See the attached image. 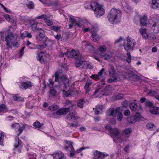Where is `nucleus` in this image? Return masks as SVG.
I'll return each instance as SVG.
<instances>
[{"label": "nucleus", "mask_w": 159, "mask_h": 159, "mask_svg": "<svg viewBox=\"0 0 159 159\" xmlns=\"http://www.w3.org/2000/svg\"><path fill=\"white\" fill-rule=\"evenodd\" d=\"M90 8L94 12L95 16L99 17L105 13V10L97 2L89 3Z\"/></svg>", "instance_id": "obj_1"}, {"label": "nucleus", "mask_w": 159, "mask_h": 159, "mask_svg": "<svg viewBox=\"0 0 159 159\" xmlns=\"http://www.w3.org/2000/svg\"><path fill=\"white\" fill-rule=\"evenodd\" d=\"M122 16L121 11L119 10L112 8L108 15L107 18L109 20H119Z\"/></svg>", "instance_id": "obj_2"}, {"label": "nucleus", "mask_w": 159, "mask_h": 159, "mask_svg": "<svg viewBox=\"0 0 159 159\" xmlns=\"http://www.w3.org/2000/svg\"><path fill=\"white\" fill-rule=\"evenodd\" d=\"M108 70L111 78L108 80V82L111 83L117 82L118 80L116 76L117 75L115 71L114 67L112 65H109L108 67Z\"/></svg>", "instance_id": "obj_3"}, {"label": "nucleus", "mask_w": 159, "mask_h": 159, "mask_svg": "<svg viewBox=\"0 0 159 159\" xmlns=\"http://www.w3.org/2000/svg\"><path fill=\"white\" fill-rule=\"evenodd\" d=\"M62 82L64 84V86L66 90L69 89V80L64 75H61L59 76L58 80L56 82Z\"/></svg>", "instance_id": "obj_4"}, {"label": "nucleus", "mask_w": 159, "mask_h": 159, "mask_svg": "<svg viewBox=\"0 0 159 159\" xmlns=\"http://www.w3.org/2000/svg\"><path fill=\"white\" fill-rule=\"evenodd\" d=\"M65 55L70 57H74L75 59L77 58H81L82 55L79 51H75L73 49L71 51H68L65 53Z\"/></svg>", "instance_id": "obj_5"}, {"label": "nucleus", "mask_w": 159, "mask_h": 159, "mask_svg": "<svg viewBox=\"0 0 159 159\" xmlns=\"http://www.w3.org/2000/svg\"><path fill=\"white\" fill-rule=\"evenodd\" d=\"M11 126L13 128H15L16 129H17V131L19 132V134H18V136H19L20 134L22 132L25 127L23 124H20L18 123L12 124Z\"/></svg>", "instance_id": "obj_6"}, {"label": "nucleus", "mask_w": 159, "mask_h": 159, "mask_svg": "<svg viewBox=\"0 0 159 159\" xmlns=\"http://www.w3.org/2000/svg\"><path fill=\"white\" fill-rule=\"evenodd\" d=\"M66 69L63 65H62L61 66L60 68H59L57 71L56 72L55 74V81L57 80L59 76L62 75L61 73L65 71Z\"/></svg>", "instance_id": "obj_7"}, {"label": "nucleus", "mask_w": 159, "mask_h": 159, "mask_svg": "<svg viewBox=\"0 0 159 159\" xmlns=\"http://www.w3.org/2000/svg\"><path fill=\"white\" fill-rule=\"evenodd\" d=\"M127 43L126 45H124V47L125 50L128 51L129 50L132 49L134 47L135 44L132 42L128 37L127 38Z\"/></svg>", "instance_id": "obj_8"}, {"label": "nucleus", "mask_w": 159, "mask_h": 159, "mask_svg": "<svg viewBox=\"0 0 159 159\" xmlns=\"http://www.w3.org/2000/svg\"><path fill=\"white\" fill-rule=\"evenodd\" d=\"M105 128L107 129H110V133L112 137L116 136L119 134V131L117 128L112 129L111 127L108 126H106Z\"/></svg>", "instance_id": "obj_9"}, {"label": "nucleus", "mask_w": 159, "mask_h": 159, "mask_svg": "<svg viewBox=\"0 0 159 159\" xmlns=\"http://www.w3.org/2000/svg\"><path fill=\"white\" fill-rule=\"evenodd\" d=\"M70 110L69 108H64L58 110L57 111V114L58 115H61L66 114Z\"/></svg>", "instance_id": "obj_10"}, {"label": "nucleus", "mask_w": 159, "mask_h": 159, "mask_svg": "<svg viewBox=\"0 0 159 159\" xmlns=\"http://www.w3.org/2000/svg\"><path fill=\"white\" fill-rule=\"evenodd\" d=\"M105 155L101 152L97 151L94 153V159H104Z\"/></svg>", "instance_id": "obj_11"}, {"label": "nucleus", "mask_w": 159, "mask_h": 159, "mask_svg": "<svg viewBox=\"0 0 159 159\" xmlns=\"http://www.w3.org/2000/svg\"><path fill=\"white\" fill-rule=\"evenodd\" d=\"M117 113H116V109L113 108H111L107 111V116H111L113 117H115Z\"/></svg>", "instance_id": "obj_12"}, {"label": "nucleus", "mask_w": 159, "mask_h": 159, "mask_svg": "<svg viewBox=\"0 0 159 159\" xmlns=\"http://www.w3.org/2000/svg\"><path fill=\"white\" fill-rule=\"evenodd\" d=\"M82 63L81 68L85 69H91L92 68V66L88 61H83Z\"/></svg>", "instance_id": "obj_13"}, {"label": "nucleus", "mask_w": 159, "mask_h": 159, "mask_svg": "<svg viewBox=\"0 0 159 159\" xmlns=\"http://www.w3.org/2000/svg\"><path fill=\"white\" fill-rule=\"evenodd\" d=\"M11 38H13L12 33H11L9 34L6 38L5 41L7 43V46L8 48H9L10 47V43L11 42Z\"/></svg>", "instance_id": "obj_14"}, {"label": "nucleus", "mask_w": 159, "mask_h": 159, "mask_svg": "<svg viewBox=\"0 0 159 159\" xmlns=\"http://www.w3.org/2000/svg\"><path fill=\"white\" fill-rule=\"evenodd\" d=\"M148 94L150 96L154 97L159 101V95L156 91L150 90L148 93Z\"/></svg>", "instance_id": "obj_15"}, {"label": "nucleus", "mask_w": 159, "mask_h": 159, "mask_svg": "<svg viewBox=\"0 0 159 159\" xmlns=\"http://www.w3.org/2000/svg\"><path fill=\"white\" fill-rule=\"evenodd\" d=\"M15 141L16 143L14 145L15 148H19V149H20L22 147L21 146V141L18 138L16 139Z\"/></svg>", "instance_id": "obj_16"}, {"label": "nucleus", "mask_w": 159, "mask_h": 159, "mask_svg": "<svg viewBox=\"0 0 159 159\" xmlns=\"http://www.w3.org/2000/svg\"><path fill=\"white\" fill-rule=\"evenodd\" d=\"M13 98L15 101L22 102L24 101V98L20 96L18 94H14Z\"/></svg>", "instance_id": "obj_17"}, {"label": "nucleus", "mask_w": 159, "mask_h": 159, "mask_svg": "<svg viewBox=\"0 0 159 159\" xmlns=\"http://www.w3.org/2000/svg\"><path fill=\"white\" fill-rule=\"evenodd\" d=\"M85 48L91 52H95L94 48L93 46L90 43H87L85 45Z\"/></svg>", "instance_id": "obj_18"}, {"label": "nucleus", "mask_w": 159, "mask_h": 159, "mask_svg": "<svg viewBox=\"0 0 159 159\" xmlns=\"http://www.w3.org/2000/svg\"><path fill=\"white\" fill-rule=\"evenodd\" d=\"M152 7L153 8H157L159 7V0H152Z\"/></svg>", "instance_id": "obj_19"}, {"label": "nucleus", "mask_w": 159, "mask_h": 159, "mask_svg": "<svg viewBox=\"0 0 159 159\" xmlns=\"http://www.w3.org/2000/svg\"><path fill=\"white\" fill-rule=\"evenodd\" d=\"M100 56L101 58H104V59L107 60L110 59L112 57V55L110 53L106 54L104 53L102 54H101Z\"/></svg>", "instance_id": "obj_20"}, {"label": "nucleus", "mask_w": 159, "mask_h": 159, "mask_svg": "<svg viewBox=\"0 0 159 159\" xmlns=\"http://www.w3.org/2000/svg\"><path fill=\"white\" fill-rule=\"evenodd\" d=\"M54 157L55 159H65L63 154L62 153H57L54 154Z\"/></svg>", "instance_id": "obj_21"}, {"label": "nucleus", "mask_w": 159, "mask_h": 159, "mask_svg": "<svg viewBox=\"0 0 159 159\" xmlns=\"http://www.w3.org/2000/svg\"><path fill=\"white\" fill-rule=\"evenodd\" d=\"M146 128L149 130H153L155 129V126L153 124L149 123L147 124Z\"/></svg>", "instance_id": "obj_22"}, {"label": "nucleus", "mask_w": 159, "mask_h": 159, "mask_svg": "<svg viewBox=\"0 0 159 159\" xmlns=\"http://www.w3.org/2000/svg\"><path fill=\"white\" fill-rule=\"evenodd\" d=\"M127 121L130 123H134L137 121V119L134 116L128 117L127 119Z\"/></svg>", "instance_id": "obj_23"}, {"label": "nucleus", "mask_w": 159, "mask_h": 159, "mask_svg": "<svg viewBox=\"0 0 159 159\" xmlns=\"http://www.w3.org/2000/svg\"><path fill=\"white\" fill-rule=\"evenodd\" d=\"M82 61H83L81 60V58H76L75 61V63L76 66L77 67H80L81 68Z\"/></svg>", "instance_id": "obj_24"}, {"label": "nucleus", "mask_w": 159, "mask_h": 159, "mask_svg": "<svg viewBox=\"0 0 159 159\" xmlns=\"http://www.w3.org/2000/svg\"><path fill=\"white\" fill-rule=\"evenodd\" d=\"M65 90H66L65 89V88L64 87V89L63 91V94L64 95H65L66 97H68L70 96H71V94H72V93L73 92L72 91L70 90V91H66Z\"/></svg>", "instance_id": "obj_25"}, {"label": "nucleus", "mask_w": 159, "mask_h": 159, "mask_svg": "<svg viewBox=\"0 0 159 159\" xmlns=\"http://www.w3.org/2000/svg\"><path fill=\"white\" fill-rule=\"evenodd\" d=\"M138 107L137 103L135 102L131 103L130 104V107L131 109L133 111H135L136 110Z\"/></svg>", "instance_id": "obj_26"}, {"label": "nucleus", "mask_w": 159, "mask_h": 159, "mask_svg": "<svg viewBox=\"0 0 159 159\" xmlns=\"http://www.w3.org/2000/svg\"><path fill=\"white\" fill-rule=\"evenodd\" d=\"M150 112L153 114H159V108L158 107H154L150 110Z\"/></svg>", "instance_id": "obj_27"}, {"label": "nucleus", "mask_w": 159, "mask_h": 159, "mask_svg": "<svg viewBox=\"0 0 159 159\" xmlns=\"http://www.w3.org/2000/svg\"><path fill=\"white\" fill-rule=\"evenodd\" d=\"M22 86L25 89H26L29 87H31L32 86L31 83L30 82H29L28 83L24 82L22 83Z\"/></svg>", "instance_id": "obj_28"}, {"label": "nucleus", "mask_w": 159, "mask_h": 159, "mask_svg": "<svg viewBox=\"0 0 159 159\" xmlns=\"http://www.w3.org/2000/svg\"><path fill=\"white\" fill-rule=\"evenodd\" d=\"M47 46V43H43L42 45H37L36 46V48L38 49L42 50L44 48H46Z\"/></svg>", "instance_id": "obj_29"}, {"label": "nucleus", "mask_w": 159, "mask_h": 159, "mask_svg": "<svg viewBox=\"0 0 159 159\" xmlns=\"http://www.w3.org/2000/svg\"><path fill=\"white\" fill-rule=\"evenodd\" d=\"M85 101L84 99H79L77 103V106L80 107L82 108L83 107V105L85 103Z\"/></svg>", "instance_id": "obj_30"}, {"label": "nucleus", "mask_w": 159, "mask_h": 159, "mask_svg": "<svg viewBox=\"0 0 159 159\" xmlns=\"http://www.w3.org/2000/svg\"><path fill=\"white\" fill-rule=\"evenodd\" d=\"M39 35V37L41 39H44L45 38V33L44 31L41 29H38Z\"/></svg>", "instance_id": "obj_31"}, {"label": "nucleus", "mask_w": 159, "mask_h": 159, "mask_svg": "<svg viewBox=\"0 0 159 159\" xmlns=\"http://www.w3.org/2000/svg\"><path fill=\"white\" fill-rule=\"evenodd\" d=\"M107 50V47L105 45H102L100 47L99 50L100 52V54H102Z\"/></svg>", "instance_id": "obj_32"}, {"label": "nucleus", "mask_w": 159, "mask_h": 159, "mask_svg": "<svg viewBox=\"0 0 159 159\" xmlns=\"http://www.w3.org/2000/svg\"><path fill=\"white\" fill-rule=\"evenodd\" d=\"M49 97L55 96L57 94V91L54 89H51L48 92Z\"/></svg>", "instance_id": "obj_33"}, {"label": "nucleus", "mask_w": 159, "mask_h": 159, "mask_svg": "<svg viewBox=\"0 0 159 159\" xmlns=\"http://www.w3.org/2000/svg\"><path fill=\"white\" fill-rule=\"evenodd\" d=\"M77 25L78 26H80V25L79 23L75 22V20H72L69 24V29H71L73 28V26Z\"/></svg>", "instance_id": "obj_34"}, {"label": "nucleus", "mask_w": 159, "mask_h": 159, "mask_svg": "<svg viewBox=\"0 0 159 159\" xmlns=\"http://www.w3.org/2000/svg\"><path fill=\"white\" fill-rule=\"evenodd\" d=\"M43 52H41L40 53H38L37 54V59L40 61L41 62H44V60L43 58V57L42 55V53Z\"/></svg>", "instance_id": "obj_35"}, {"label": "nucleus", "mask_w": 159, "mask_h": 159, "mask_svg": "<svg viewBox=\"0 0 159 159\" xmlns=\"http://www.w3.org/2000/svg\"><path fill=\"white\" fill-rule=\"evenodd\" d=\"M43 124H41L38 121L34 122L33 124V126L36 128H40Z\"/></svg>", "instance_id": "obj_36"}, {"label": "nucleus", "mask_w": 159, "mask_h": 159, "mask_svg": "<svg viewBox=\"0 0 159 159\" xmlns=\"http://www.w3.org/2000/svg\"><path fill=\"white\" fill-rule=\"evenodd\" d=\"M59 108V107L57 105H53L50 106L48 108V109L51 111H56Z\"/></svg>", "instance_id": "obj_37"}, {"label": "nucleus", "mask_w": 159, "mask_h": 159, "mask_svg": "<svg viewBox=\"0 0 159 159\" xmlns=\"http://www.w3.org/2000/svg\"><path fill=\"white\" fill-rule=\"evenodd\" d=\"M126 108L123 106L117 107L116 109V113H117L119 112H121L125 110Z\"/></svg>", "instance_id": "obj_38"}, {"label": "nucleus", "mask_w": 159, "mask_h": 159, "mask_svg": "<svg viewBox=\"0 0 159 159\" xmlns=\"http://www.w3.org/2000/svg\"><path fill=\"white\" fill-rule=\"evenodd\" d=\"M30 26L32 29H35L37 27L38 23L34 21V20H31L30 22Z\"/></svg>", "instance_id": "obj_39"}, {"label": "nucleus", "mask_w": 159, "mask_h": 159, "mask_svg": "<svg viewBox=\"0 0 159 159\" xmlns=\"http://www.w3.org/2000/svg\"><path fill=\"white\" fill-rule=\"evenodd\" d=\"M91 83L87 82L85 86V89L86 90V93L89 92L90 91V89L89 87L91 85Z\"/></svg>", "instance_id": "obj_40"}, {"label": "nucleus", "mask_w": 159, "mask_h": 159, "mask_svg": "<svg viewBox=\"0 0 159 159\" xmlns=\"http://www.w3.org/2000/svg\"><path fill=\"white\" fill-rule=\"evenodd\" d=\"M131 132V129H125L123 133V135L125 136H126L129 134Z\"/></svg>", "instance_id": "obj_41"}, {"label": "nucleus", "mask_w": 159, "mask_h": 159, "mask_svg": "<svg viewBox=\"0 0 159 159\" xmlns=\"http://www.w3.org/2000/svg\"><path fill=\"white\" fill-rule=\"evenodd\" d=\"M65 142L66 144H68L69 147L70 148L71 151L72 152L73 151L74 149L73 148V147L72 145L73 143L72 142H71L69 141L66 140L65 141Z\"/></svg>", "instance_id": "obj_42"}, {"label": "nucleus", "mask_w": 159, "mask_h": 159, "mask_svg": "<svg viewBox=\"0 0 159 159\" xmlns=\"http://www.w3.org/2000/svg\"><path fill=\"white\" fill-rule=\"evenodd\" d=\"M7 109V107L4 104H2L0 105V111H6Z\"/></svg>", "instance_id": "obj_43"}, {"label": "nucleus", "mask_w": 159, "mask_h": 159, "mask_svg": "<svg viewBox=\"0 0 159 159\" xmlns=\"http://www.w3.org/2000/svg\"><path fill=\"white\" fill-rule=\"evenodd\" d=\"M48 18L49 17L48 16L45 15H43L37 17L36 19H44V20H48Z\"/></svg>", "instance_id": "obj_44"}, {"label": "nucleus", "mask_w": 159, "mask_h": 159, "mask_svg": "<svg viewBox=\"0 0 159 159\" xmlns=\"http://www.w3.org/2000/svg\"><path fill=\"white\" fill-rule=\"evenodd\" d=\"M117 115V120L119 121H121L123 117V116L121 112H118Z\"/></svg>", "instance_id": "obj_45"}, {"label": "nucleus", "mask_w": 159, "mask_h": 159, "mask_svg": "<svg viewBox=\"0 0 159 159\" xmlns=\"http://www.w3.org/2000/svg\"><path fill=\"white\" fill-rule=\"evenodd\" d=\"M58 0H54V1H50L49 2L50 5H58Z\"/></svg>", "instance_id": "obj_46"}, {"label": "nucleus", "mask_w": 159, "mask_h": 159, "mask_svg": "<svg viewBox=\"0 0 159 159\" xmlns=\"http://www.w3.org/2000/svg\"><path fill=\"white\" fill-rule=\"evenodd\" d=\"M4 136V134L2 133H1L0 134V144L1 145H3Z\"/></svg>", "instance_id": "obj_47"}, {"label": "nucleus", "mask_w": 159, "mask_h": 159, "mask_svg": "<svg viewBox=\"0 0 159 159\" xmlns=\"http://www.w3.org/2000/svg\"><path fill=\"white\" fill-rule=\"evenodd\" d=\"M127 54L128 56V57L126 59V61L128 63H130L131 61V56L130 53L129 52H128L127 53Z\"/></svg>", "instance_id": "obj_48"}, {"label": "nucleus", "mask_w": 159, "mask_h": 159, "mask_svg": "<svg viewBox=\"0 0 159 159\" xmlns=\"http://www.w3.org/2000/svg\"><path fill=\"white\" fill-rule=\"evenodd\" d=\"M27 6L29 8H33L34 6V3L32 2H30L29 3L27 4Z\"/></svg>", "instance_id": "obj_49"}, {"label": "nucleus", "mask_w": 159, "mask_h": 159, "mask_svg": "<svg viewBox=\"0 0 159 159\" xmlns=\"http://www.w3.org/2000/svg\"><path fill=\"white\" fill-rule=\"evenodd\" d=\"M47 85L50 88H52L53 86V83L52 80L50 79L49 80V81L47 84Z\"/></svg>", "instance_id": "obj_50"}, {"label": "nucleus", "mask_w": 159, "mask_h": 159, "mask_svg": "<svg viewBox=\"0 0 159 159\" xmlns=\"http://www.w3.org/2000/svg\"><path fill=\"white\" fill-rule=\"evenodd\" d=\"M91 78L95 80L96 81L98 80L99 79V78L97 75L93 74L91 76Z\"/></svg>", "instance_id": "obj_51"}, {"label": "nucleus", "mask_w": 159, "mask_h": 159, "mask_svg": "<svg viewBox=\"0 0 159 159\" xmlns=\"http://www.w3.org/2000/svg\"><path fill=\"white\" fill-rule=\"evenodd\" d=\"M69 116L71 117V119H73L74 120L77 119L78 118V117L75 116V114L72 112L70 113Z\"/></svg>", "instance_id": "obj_52"}, {"label": "nucleus", "mask_w": 159, "mask_h": 159, "mask_svg": "<svg viewBox=\"0 0 159 159\" xmlns=\"http://www.w3.org/2000/svg\"><path fill=\"white\" fill-rule=\"evenodd\" d=\"M145 105L146 106H148L150 107H153V103L152 102L150 101H147L145 103Z\"/></svg>", "instance_id": "obj_53"}, {"label": "nucleus", "mask_w": 159, "mask_h": 159, "mask_svg": "<svg viewBox=\"0 0 159 159\" xmlns=\"http://www.w3.org/2000/svg\"><path fill=\"white\" fill-rule=\"evenodd\" d=\"M134 116L135 117V118L136 119L137 121L138 120L140 119L141 117V116L139 113L138 112H136L135 114V116Z\"/></svg>", "instance_id": "obj_54"}, {"label": "nucleus", "mask_w": 159, "mask_h": 159, "mask_svg": "<svg viewBox=\"0 0 159 159\" xmlns=\"http://www.w3.org/2000/svg\"><path fill=\"white\" fill-rule=\"evenodd\" d=\"M100 39V38L99 36L98 35L95 36H93L92 37V40L94 42H96L98 41Z\"/></svg>", "instance_id": "obj_55"}, {"label": "nucleus", "mask_w": 159, "mask_h": 159, "mask_svg": "<svg viewBox=\"0 0 159 159\" xmlns=\"http://www.w3.org/2000/svg\"><path fill=\"white\" fill-rule=\"evenodd\" d=\"M27 32V31H25L23 33L20 34V37H21V39H23L25 37H26Z\"/></svg>", "instance_id": "obj_56"}, {"label": "nucleus", "mask_w": 159, "mask_h": 159, "mask_svg": "<svg viewBox=\"0 0 159 159\" xmlns=\"http://www.w3.org/2000/svg\"><path fill=\"white\" fill-rule=\"evenodd\" d=\"M140 23L141 25L145 26L148 24L147 20H140Z\"/></svg>", "instance_id": "obj_57"}, {"label": "nucleus", "mask_w": 159, "mask_h": 159, "mask_svg": "<svg viewBox=\"0 0 159 159\" xmlns=\"http://www.w3.org/2000/svg\"><path fill=\"white\" fill-rule=\"evenodd\" d=\"M130 114V112L129 110H126L124 112V115L125 116H127L129 115Z\"/></svg>", "instance_id": "obj_58"}, {"label": "nucleus", "mask_w": 159, "mask_h": 159, "mask_svg": "<svg viewBox=\"0 0 159 159\" xmlns=\"http://www.w3.org/2000/svg\"><path fill=\"white\" fill-rule=\"evenodd\" d=\"M139 31L142 34L146 32V29L144 28H142L139 29Z\"/></svg>", "instance_id": "obj_59"}, {"label": "nucleus", "mask_w": 159, "mask_h": 159, "mask_svg": "<svg viewBox=\"0 0 159 159\" xmlns=\"http://www.w3.org/2000/svg\"><path fill=\"white\" fill-rule=\"evenodd\" d=\"M122 106L126 108V107L128 105V101L126 100H125V101H123L122 103Z\"/></svg>", "instance_id": "obj_60"}, {"label": "nucleus", "mask_w": 159, "mask_h": 159, "mask_svg": "<svg viewBox=\"0 0 159 159\" xmlns=\"http://www.w3.org/2000/svg\"><path fill=\"white\" fill-rule=\"evenodd\" d=\"M142 34V35L143 38L145 39H147L149 37L148 35L146 32L143 33Z\"/></svg>", "instance_id": "obj_61"}, {"label": "nucleus", "mask_w": 159, "mask_h": 159, "mask_svg": "<svg viewBox=\"0 0 159 159\" xmlns=\"http://www.w3.org/2000/svg\"><path fill=\"white\" fill-rule=\"evenodd\" d=\"M52 29L56 32H57L60 29V27L58 26H53Z\"/></svg>", "instance_id": "obj_62"}, {"label": "nucleus", "mask_w": 159, "mask_h": 159, "mask_svg": "<svg viewBox=\"0 0 159 159\" xmlns=\"http://www.w3.org/2000/svg\"><path fill=\"white\" fill-rule=\"evenodd\" d=\"M148 38L151 40H154L156 39V36L154 34H152Z\"/></svg>", "instance_id": "obj_63"}, {"label": "nucleus", "mask_w": 159, "mask_h": 159, "mask_svg": "<svg viewBox=\"0 0 159 159\" xmlns=\"http://www.w3.org/2000/svg\"><path fill=\"white\" fill-rule=\"evenodd\" d=\"M104 108V107L103 105H99L96 106V109H100V110H102Z\"/></svg>", "instance_id": "obj_64"}]
</instances>
